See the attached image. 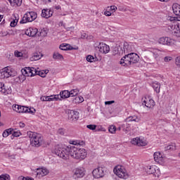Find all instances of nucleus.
Returning a JSON list of instances; mask_svg holds the SVG:
<instances>
[{"label":"nucleus","mask_w":180,"mask_h":180,"mask_svg":"<svg viewBox=\"0 0 180 180\" xmlns=\"http://www.w3.org/2000/svg\"><path fill=\"white\" fill-rule=\"evenodd\" d=\"M139 61H140V56L136 53H130L121 58L120 64L122 65V67H129V65L137 64Z\"/></svg>","instance_id":"1"},{"label":"nucleus","mask_w":180,"mask_h":180,"mask_svg":"<svg viewBox=\"0 0 180 180\" xmlns=\"http://www.w3.org/2000/svg\"><path fill=\"white\" fill-rule=\"evenodd\" d=\"M53 151L58 157H60L63 160H68L70 155H71V145L65 147L57 145Z\"/></svg>","instance_id":"2"},{"label":"nucleus","mask_w":180,"mask_h":180,"mask_svg":"<svg viewBox=\"0 0 180 180\" xmlns=\"http://www.w3.org/2000/svg\"><path fill=\"white\" fill-rule=\"evenodd\" d=\"M88 155V152L84 148H78L71 146L70 157L75 160H85Z\"/></svg>","instance_id":"3"},{"label":"nucleus","mask_w":180,"mask_h":180,"mask_svg":"<svg viewBox=\"0 0 180 180\" xmlns=\"http://www.w3.org/2000/svg\"><path fill=\"white\" fill-rule=\"evenodd\" d=\"M28 136L30 139V144L32 147H40L43 143V136L40 134L33 131L28 132Z\"/></svg>","instance_id":"4"},{"label":"nucleus","mask_w":180,"mask_h":180,"mask_svg":"<svg viewBox=\"0 0 180 180\" xmlns=\"http://www.w3.org/2000/svg\"><path fill=\"white\" fill-rule=\"evenodd\" d=\"M113 172L115 175L120 178L121 179H127L129 178V174L127 173V170L124 168V166L122 165H117L113 169Z\"/></svg>","instance_id":"5"},{"label":"nucleus","mask_w":180,"mask_h":180,"mask_svg":"<svg viewBox=\"0 0 180 180\" xmlns=\"http://www.w3.org/2000/svg\"><path fill=\"white\" fill-rule=\"evenodd\" d=\"M12 109L14 112H17V113H30L33 115L36 112V110L34 108H30L27 106L19 105L18 104H14L12 105Z\"/></svg>","instance_id":"6"},{"label":"nucleus","mask_w":180,"mask_h":180,"mask_svg":"<svg viewBox=\"0 0 180 180\" xmlns=\"http://www.w3.org/2000/svg\"><path fill=\"white\" fill-rule=\"evenodd\" d=\"M143 169L148 175H154V176L158 178L161 175L160 168L156 165H146L143 167Z\"/></svg>","instance_id":"7"},{"label":"nucleus","mask_w":180,"mask_h":180,"mask_svg":"<svg viewBox=\"0 0 180 180\" xmlns=\"http://www.w3.org/2000/svg\"><path fill=\"white\" fill-rule=\"evenodd\" d=\"M37 18V13L34 11L27 12L24 14L22 20L20 21V23L22 25L25 23H29L30 22H33V20H36Z\"/></svg>","instance_id":"8"},{"label":"nucleus","mask_w":180,"mask_h":180,"mask_svg":"<svg viewBox=\"0 0 180 180\" xmlns=\"http://www.w3.org/2000/svg\"><path fill=\"white\" fill-rule=\"evenodd\" d=\"M15 75V70L11 66H7L0 70V79L9 78Z\"/></svg>","instance_id":"9"},{"label":"nucleus","mask_w":180,"mask_h":180,"mask_svg":"<svg viewBox=\"0 0 180 180\" xmlns=\"http://www.w3.org/2000/svg\"><path fill=\"white\" fill-rule=\"evenodd\" d=\"M167 32L174 37H180V24L170 25L167 27Z\"/></svg>","instance_id":"10"},{"label":"nucleus","mask_w":180,"mask_h":180,"mask_svg":"<svg viewBox=\"0 0 180 180\" xmlns=\"http://www.w3.org/2000/svg\"><path fill=\"white\" fill-rule=\"evenodd\" d=\"M142 104L145 105L146 108L149 109H153L155 106V101L150 96H146L142 98Z\"/></svg>","instance_id":"11"},{"label":"nucleus","mask_w":180,"mask_h":180,"mask_svg":"<svg viewBox=\"0 0 180 180\" xmlns=\"http://www.w3.org/2000/svg\"><path fill=\"white\" fill-rule=\"evenodd\" d=\"M25 77H34L37 74V70L34 68L27 67L21 70Z\"/></svg>","instance_id":"12"},{"label":"nucleus","mask_w":180,"mask_h":180,"mask_svg":"<svg viewBox=\"0 0 180 180\" xmlns=\"http://www.w3.org/2000/svg\"><path fill=\"white\" fill-rule=\"evenodd\" d=\"M85 176V169L83 167H77L73 170V178L78 179V178H84Z\"/></svg>","instance_id":"13"},{"label":"nucleus","mask_w":180,"mask_h":180,"mask_svg":"<svg viewBox=\"0 0 180 180\" xmlns=\"http://www.w3.org/2000/svg\"><path fill=\"white\" fill-rule=\"evenodd\" d=\"M153 53V56L156 61H160L162 57H164V51L160 50L158 49H153L150 51Z\"/></svg>","instance_id":"14"},{"label":"nucleus","mask_w":180,"mask_h":180,"mask_svg":"<svg viewBox=\"0 0 180 180\" xmlns=\"http://www.w3.org/2000/svg\"><path fill=\"white\" fill-rule=\"evenodd\" d=\"M153 158L154 161H155V162H158V164H164L165 161V156H164V154H162V153L160 151L154 153Z\"/></svg>","instance_id":"15"},{"label":"nucleus","mask_w":180,"mask_h":180,"mask_svg":"<svg viewBox=\"0 0 180 180\" xmlns=\"http://www.w3.org/2000/svg\"><path fill=\"white\" fill-rule=\"evenodd\" d=\"M131 143L134 146H138V147H146V146H147V141L140 137L134 138L131 141Z\"/></svg>","instance_id":"16"},{"label":"nucleus","mask_w":180,"mask_h":180,"mask_svg":"<svg viewBox=\"0 0 180 180\" xmlns=\"http://www.w3.org/2000/svg\"><path fill=\"white\" fill-rule=\"evenodd\" d=\"M158 42L160 44H163V46H172L174 41L168 37H162L159 39Z\"/></svg>","instance_id":"17"},{"label":"nucleus","mask_w":180,"mask_h":180,"mask_svg":"<svg viewBox=\"0 0 180 180\" xmlns=\"http://www.w3.org/2000/svg\"><path fill=\"white\" fill-rule=\"evenodd\" d=\"M68 119L71 122H77L79 119V112L75 110H69L68 111Z\"/></svg>","instance_id":"18"},{"label":"nucleus","mask_w":180,"mask_h":180,"mask_svg":"<svg viewBox=\"0 0 180 180\" xmlns=\"http://www.w3.org/2000/svg\"><path fill=\"white\" fill-rule=\"evenodd\" d=\"M98 49L101 54H108L110 51V47L105 43H100Z\"/></svg>","instance_id":"19"},{"label":"nucleus","mask_w":180,"mask_h":180,"mask_svg":"<svg viewBox=\"0 0 180 180\" xmlns=\"http://www.w3.org/2000/svg\"><path fill=\"white\" fill-rule=\"evenodd\" d=\"M92 174L94 177L96 179L102 178V176L105 175L103 167H98L96 169H94L92 172Z\"/></svg>","instance_id":"20"},{"label":"nucleus","mask_w":180,"mask_h":180,"mask_svg":"<svg viewBox=\"0 0 180 180\" xmlns=\"http://www.w3.org/2000/svg\"><path fill=\"white\" fill-rule=\"evenodd\" d=\"M37 178H43V176H46L49 174V169L44 168H39L37 169Z\"/></svg>","instance_id":"21"},{"label":"nucleus","mask_w":180,"mask_h":180,"mask_svg":"<svg viewBox=\"0 0 180 180\" xmlns=\"http://www.w3.org/2000/svg\"><path fill=\"white\" fill-rule=\"evenodd\" d=\"M39 30L36 27H30L26 30L25 34L27 36H29L30 37H34L36 36V34L38 33Z\"/></svg>","instance_id":"22"},{"label":"nucleus","mask_w":180,"mask_h":180,"mask_svg":"<svg viewBox=\"0 0 180 180\" xmlns=\"http://www.w3.org/2000/svg\"><path fill=\"white\" fill-rule=\"evenodd\" d=\"M124 53H129L134 50V45L133 43L124 42Z\"/></svg>","instance_id":"23"},{"label":"nucleus","mask_w":180,"mask_h":180,"mask_svg":"<svg viewBox=\"0 0 180 180\" xmlns=\"http://www.w3.org/2000/svg\"><path fill=\"white\" fill-rule=\"evenodd\" d=\"M53 12L51 9H43L41 16H42V18H45V19H49V18H51V16H53Z\"/></svg>","instance_id":"24"},{"label":"nucleus","mask_w":180,"mask_h":180,"mask_svg":"<svg viewBox=\"0 0 180 180\" xmlns=\"http://www.w3.org/2000/svg\"><path fill=\"white\" fill-rule=\"evenodd\" d=\"M172 11L176 16H178V20L180 22V5L179 4H174L172 5Z\"/></svg>","instance_id":"25"},{"label":"nucleus","mask_w":180,"mask_h":180,"mask_svg":"<svg viewBox=\"0 0 180 180\" xmlns=\"http://www.w3.org/2000/svg\"><path fill=\"white\" fill-rule=\"evenodd\" d=\"M141 120V118L137 115L129 116L127 119H125V122L127 123H129L130 122H135V123H139Z\"/></svg>","instance_id":"26"},{"label":"nucleus","mask_w":180,"mask_h":180,"mask_svg":"<svg viewBox=\"0 0 180 180\" xmlns=\"http://www.w3.org/2000/svg\"><path fill=\"white\" fill-rule=\"evenodd\" d=\"M1 94L2 95H12V87L10 85L4 84V89Z\"/></svg>","instance_id":"27"},{"label":"nucleus","mask_w":180,"mask_h":180,"mask_svg":"<svg viewBox=\"0 0 180 180\" xmlns=\"http://www.w3.org/2000/svg\"><path fill=\"white\" fill-rule=\"evenodd\" d=\"M43 57V54L41 53L35 52L32 54V56L30 58L31 61H37L38 60H40Z\"/></svg>","instance_id":"28"},{"label":"nucleus","mask_w":180,"mask_h":180,"mask_svg":"<svg viewBox=\"0 0 180 180\" xmlns=\"http://www.w3.org/2000/svg\"><path fill=\"white\" fill-rule=\"evenodd\" d=\"M60 50L67 51V50H73L74 48L68 44H61L59 46Z\"/></svg>","instance_id":"29"},{"label":"nucleus","mask_w":180,"mask_h":180,"mask_svg":"<svg viewBox=\"0 0 180 180\" xmlns=\"http://www.w3.org/2000/svg\"><path fill=\"white\" fill-rule=\"evenodd\" d=\"M59 95L62 99H67V98H70V91L64 90L60 91Z\"/></svg>","instance_id":"30"},{"label":"nucleus","mask_w":180,"mask_h":180,"mask_svg":"<svg viewBox=\"0 0 180 180\" xmlns=\"http://www.w3.org/2000/svg\"><path fill=\"white\" fill-rule=\"evenodd\" d=\"M153 88L156 94H160L161 89V84L158 82H154L153 84Z\"/></svg>","instance_id":"31"},{"label":"nucleus","mask_w":180,"mask_h":180,"mask_svg":"<svg viewBox=\"0 0 180 180\" xmlns=\"http://www.w3.org/2000/svg\"><path fill=\"white\" fill-rule=\"evenodd\" d=\"M49 96V102H54L60 100V94L51 95Z\"/></svg>","instance_id":"32"},{"label":"nucleus","mask_w":180,"mask_h":180,"mask_svg":"<svg viewBox=\"0 0 180 180\" xmlns=\"http://www.w3.org/2000/svg\"><path fill=\"white\" fill-rule=\"evenodd\" d=\"M165 150L166 151H174L176 150V146H175V143H172L171 145H169L165 148Z\"/></svg>","instance_id":"33"},{"label":"nucleus","mask_w":180,"mask_h":180,"mask_svg":"<svg viewBox=\"0 0 180 180\" xmlns=\"http://www.w3.org/2000/svg\"><path fill=\"white\" fill-rule=\"evenodd\" d=\"M73 102L75 103H82V102H84V97L81 96H77L75 98Z\"/></svg>","instance_id":"34"},{"label":"nucleus","mask_w":180,"mask_h":180,"mask_svg":"<svg viewBox=\"0 0 180 180\" xmlns=\"http://www.w3.org/2000/svg\"><path fill=\"white\" fill-rule=\"evenodd\" d=\"M53 58L63 61V60H64V56H63V55L60 54L59 53H55L53 55Z\"/></svg>","instance_id":"35"},{"label":"nucleus","mask_w":180,"mask_h":180,"mask_svg":"<svg viewBox=\"0 0 180 180\" xmlns=\"http://www.w3.org/2000/svg\"><path fill=\"white\" fill-rule=\"evenodd\" d=\"M116 130H117V128H116V126L115 125H110L108 127V131L111 134H115L116 133Z\"/></svg>","instance_id":"36"},{"label":"nucleus","mask_w":180,"mask_h":180,"mask_svg":"<svg viewBox=\"0 0 180 180\" xmlns=\"http://www.w3.org/2000/svg\"><path fill=\"white\" fill-rule=\"evenodd\" d=\"M48 32L49 31L47 30V28H43L39 32V36H41V37H46V36H47Z\"/></svg>","instance_id":"37"},{"label":"nucleus","mask_w":180,"mask_h":180,"mask_svg":"<svg viewBox=\"0 0 180 180\" xmlns=\"http://www.w3.org/2000/svg\"><path fill=\"white\" fill-rule=\"evenodd\" d=\"M18 22H19V18L14 17L13 20L11 22L10 26L11 27H15V26H16V25H18Z\"/></svg>","instance_id":"38"},{"label":"nucleus","mask_w":180,"mask_h":180,"mask_svg":"<svg viewBox=\"0 0 180 180\" xmlns=\"http://www.w3.org/2000/svg\"><path fill=\"white\" fill-rule=\"evenodd\" d=\"M0 180H11V176L8 174H1Z\"/></svg>","instance_id":"39"},{"label":"nucleus","mask_w":180,"mask_h":180,"mask_svg":"<svg viewBox=\"0 0 180 180\" xmlns=\"http://www.w3.org/2000/svg\"><path fill=\"white\" fill-rule=\"evenodd\" d=\"M70 96H77L78 95V90L77 89H72L70 91H69Z\"/></svg>","instance_id":"40"},{"label":"nucleus","mask_w":180,"mask_h":180,"mask_svg":"<svg viewBox=\"0 0 180 180\" xmlns=\"http://www.w3.org/2000/svg\"><path fill=\"white\" fill-rule=\"evenodd\" d=\"M40 100H41L42 102H50V97H49V96H42L40 98Z\"/></svg>","instance_id":"41"},{"label":"nucleus","mask_w":180,"mask_h":180,"mask_svg":"<svg viewBox=\"0 0 180 180\" xmlns=\"http://www.w3.org/2000/svg\"><path fill=\"white\" fill-rule=\"evenodd\" d=\"M96 131H106V129H105V127H103L102 125H98V126H96Z\"/></svg>","instance_id":"42"},{"label":"nucleus","mask_w":180,"mask_h":180,"mask_svg":"<svg viewBox=\"0 0 180 180\" xmlns=\"http://www.w3.org/2000/svg\"><path fill=\"white\" fill-rule=\"evenodd\" d=\"M108 11H110L112 13H114V12H116L117 11V7L116 6H111L110 7H108Z\"/></svg>","instance_id":"43"},{"label":"nucleus","mask_w":180,"mask_h":180,"mask_svg":"<svg viewBox=\"0 0 180 180\" xmlns=\"http://www.w3.org/2000/svg\"><path fill=\"white\" fill-rule=\"evenodd\" d=\"M86 61H88V63H94V61H95V58L91 55H89L86 56Z\"/></svg>","instance_id":"44"},{"label":"nucleus","mask_w":180,"mask_h":180,"mask_svg":"<svg viewBox=\"0 0 180 180\" xmlns=\"http://www.w3.org/2000/svg\"><path fill=\"white\" fill-rule=\"evenodd\" d=\"M58 134H60V136H64V134H65V129L64 128L58 129Z\"/></svg>","instance_id":"45"},{"label":"nucleus","mask_w":180,"mask_h":180,"mask_svg":"<svg viewBox=\"0 0 180 180\" xmlns=\"http://www.w3.org/2000/svg\"><path fill=\"white\" fill-rule=\"evenodd\" d=\"M13 5H16V6H20L22 5V0H15L12 1Z\"/></svg>","instance_id":"46"},{"label":"nucleus","mask_w":180,"mask_h":180,"mask_svg":"<svg viewBox=\"0 0 180 180\" xmlns=\"http://www.w3.org/2000/svg\"><path fill=\"white\" fill-rule=\"evenodd\" d=\"M86 127L87 129H89V130H96V125L95 124H89Z\"/></svg>","instance_id":"47"},{"label":"nucleus","mask_w":180,"mask_h":180,"mask_svg":"<svg viewBox=\"0 0 180 180\" xmlns=\"http://www.w3.org/2000/svg\"><path fill=\"white\" fill-rule=\"evenodd\" d=\"M171 60H172V57H171V56H165L164 58L165 63H169V61H171Z\"/></svg>","instance_id":"48"},{"label":"nucleus","mask_w":180,"mask_h":180,"mask_svg":"<svg viewBox=\"0 0 180 180\" xmlns=\"http://www.w3.org/2000/svg\"><path fill=\"white\" fill-rule=\"evenodd\" d=\"M167 20H169V22H175V20H176V18L175 17H172V16H168L167 18Z\"/></svg>","instance_id":"49"},{"label":"nucleus","mask_w":180,"mask_h":180,"mask_svg":"<svg viewBox=\"0 0 180 180\" xmlns=\"http://www.w3.org/2000/svg\"><path fill=\"white\" fill-rule=\"evenodd\" d=\"M70 144H72L74 146H79V142H77V141H70Z\"/></svg>","instance_id":"50"},{"label":"nucleus","mask_w":180,"mask_h":180,"mask_svg":"<svg viewBox=\"0 0 180 180\" xmlns=\"http://www.w3.org/2000/svg\"><path fill=\"white\" fill-rule=\"evenodd\" d=\"M175 64L180 68V57L176 58Z\"/></svg>","instance_id":"51"},{"label":"nucleus","mask_w":180,"mask_h":180,"mask_svg":"<svg viewBox=\"0 0 180 180\" xmlns=\"http://www.w3.org/2000/svg\"><path fill=\"white\" fill-rule=\"evenodd\" d=\"M5 84L4 82H0V92L2 94V91H4V89L5 88Z\"/></svg>","instance_id":"52"},{"label":"nucleus","mask_w":180,"mask_h":180,"mask_svg":"<svg viewBox=\"0 0 180 180\" xmlns=\"http://www.w3.org/2000/svg\"><path fill=\"white\" fill-rule=\"evenodd\" d=\"M104 15H105V16H112V13L109 10L108 11H105L104 12Z\"/></svg>","instance_id":"53"},{"label":"nucleus","mask_w":180,"mask_h":180,"mask_svg":"<svg viewBox=\"0 0 180 180\" xmlns=\"http://www.w3.org/2000/svg\"><path fill=\"white\" fill-rule=\"evenodd\" d=\"M15 57H22V53L19 51H15L14 53Z\"/></svg>","instance_id":"54"},{"label":"nucleus","mask_w":180,"mask_h":180,"mask_svg":"<svg viewBox=\"0 0 180 180\" xmlns=\"http://www.w3.org/2000/svg\"><path fill=\"white\" fill-rule=\"evenodd\" d=\"M25 126H26V124H25L24 122H19V127H20L21 129H23V127H25Z\"/></svg>","instance_id":"55"},{"label":"nucleus","mask_w":180,"mask_h":180,"mask_svg":"<svg viewBox=\"0 0 180 180\" xmlns=\"http://www.w3.org/2000/svg\"><path fill=\"white\" fill-rule=\"evenodd\" d=\"M112 103H115V101H105V105H112Z\"/></svg>","instance_id":"56"},{"label":"nucleus","mask_w":180,"mask_h":180,"mask_svg":"<svg viewBox=\"0 0 180 180\" xmlns=\"http://www.w3.org/2000/svg\"><path fill=\"white\" fill-rule=\"evenodd\" d=\"M8 136H9V135H8V133L6 132V131H4L3 132V137H8Z\"/></svg>","instance_id":"57"},{"label":"nucleus","mask_w":180,"mask_h":180,"mask_svg":"<svg viewBox=\"0 0 180 180\" xmlns=\"http://www.w3.org/2000/svg\"><path fill=\"white\" fill-rule=\"evenodd\" d=\"M81 39H86V33H82L81 34Z\"/></svg>","instance_id":"58"},{"label":"nucleus","mask_w":180,"mask_h":180,"mask_svg":"<svg viewBox=\"0 0 180 180\" xmlns=\"http://www.w3.org/2000/svg\"><path fill=\"white\" fill-rule=\"evenodd\" d=\"M13 136L14 137H19V134H18V132H13Z\"/></svg>","instance_id":"59"},{"label":"nucleus","mask_w":180,"mask_h":180,"mask_svg":"<svg viewBox=\"0 0 180 180\" xmlns=\"http://www.w3.org/2000/svg\"><path fill=\"white\" fill-rule=\"evenodd\" d=\"M26 177L23 176H20L18 177V180H25Z\"/></svg>","instance_id":"60"},{"label":"nucleus","mask_w":180,"mask_h":180,"mask_svg":"<svg viewBox=\"0 0 180 180\" xmlns=\"http://www.w3.org/2000/svg\"><path fill=\"white\" fill-rule=\"evenodd\" d=\"M6 132L8 133V136H9V134H12V129H7V130H6Z\"/></svg>","instance_id":"61"},{"label":"nucleus","mask_w":180,"mask_h":180,"mask_svg":"<svg viewBox=\"0 0 180 180\" xmlns=\"http://www.w3.org/2000/svg\"><path fill=\"white\" fill-rule=\"evenodd\" d=\"M39 75H40V77H41L42 78H44V77H46V74L45 73H39Z\"/></svg>","instance_id":"62"},{"label":"nucleus","mask_w":180,"mask_h":180,"mask_svg":"<svg viewBox=\"0 0 180 180\" xmlns=\"http://www.w3.org/2000/svg\"><path fill=\"white\" fill-rule=\"evenodd\" d=\"M119 11H120L121 12H126V9H124L122 7H119Z\"/></svg>","instance_id":"63"},{"label":"nucleus","mask_w":180,"mask_h":180,"mask_svg":"<svg viewBox=\"0 0 180 180\" xmlns=\"http://www.w3.org/2000/svg\"><path fill=\"white\" fill-rule=\"evenodd\" d=\"M25 180H33V179H30V177H26Z\"/></svg>","instance_id":"64"}]
</instances>
